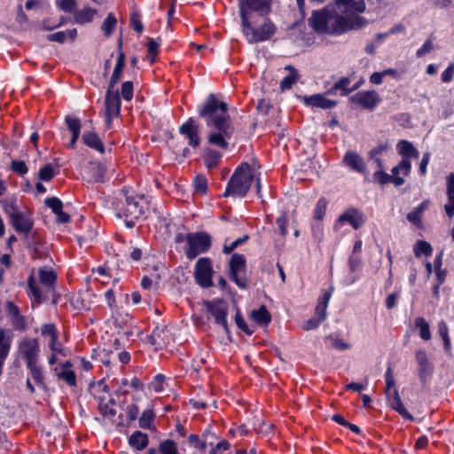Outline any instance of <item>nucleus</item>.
<instances>
[{"label": "nucleus", "instance_id": "obj_19", "mask_svg": "<svg viewBox=\"0 0 454 454\" xmlns=\"http://www.w3.org/2000/svg\"><path fill=\"white\" fill-rule=\"evenodd\" d=\"M87 182L103 183L106 169L99 162H90L86 167Z\"/></svg>", "mask_w": 454, "mask_h": 454}, {"label": "nucleus", "instance_id": "obj_6", "mask_svg": "<svg viewBox=\"0 0 454 454\" xmlns=\"http://www.w3.org/2000/svg\"><path fill=\"white\" fill-rule=\"evenodd\" d=\"M185 254L189 259H194L200 254L207 252L211 245V238L206 232L188 233L185 235Z\"/></svg>", "mask_w": 454, "mask_h": 454}, {"label": "nucleus", "instance_id": "obj_12", "mask_svg": "<svg viewBox=\"0 0 454 454\" xmlns=\"http://www.w3.org/2000/svg\"><path fill=\"white\" fill-rule=\"evenodd\" d=\"M18 349L27 362V365L37 363L39 346L35 339H24L19 343Z\"/></svg>", "mask_w": 454, "mask_h": 454}, {"label": "nucleus", "instance_id": "obj_36", "mask_svg": "<svg viewBox=\"0 0 454 454\" xmlns=\"http://www.w3.org/2000/svg\"><path fill=\"white\" fill-rule=\"evenodd\" d=\"M245 258L243 255L234 254L230 262V272H241L245 268Z\"/></svg>", "mask_w": 454, "mask_h": 454}, {"label": "nucleus", "instance_id": "obj_26", "mask_svg": "<svg viewBox=\"0 0 454 454\" xmlns=\"http://www.w3.org/2000/svg\"><path fill=\"white\" fill-rule=\"evenodd\" d=\"M82 140L87 146L93 148L101 153L105 152V146L95 132H84L82 134Z\"/></svg>", "mask_w": 454, "mask_h": 454}, {"label": "nucleus", "instance_id": "obj_52", "mask_svg": "<svg viewBox=\"0 0 454 454\" xmlns=\"http://www.w3.org/2000/svg\"><path fill=\"white\" fill-rule=\"evenodd\" d=\"M28 288L30 294L38 301L43 302L45 298L43 297L41 291L38 289V287L35 286V281L32 277L28 279Z\"/></svg>", "mask_w": 454, "mask_h": 454}, {"label": "nucleus", "instance_id": "obj_31", "mask_svg": "<svg viewBox=\"0 0 454 454\" xmlns=\"http://www.w3.org/2000/svg\"><path fill=\"white\" fill-rule=\"evenodd\" d=\"M286 69L289 71V74L280 82L281 91L291 89V87L296 83L300 78L299 73L294 67L286 66Z\"/></svg>", "mask_w": 454, "mask_h": 454}, {"label": "nucleus", "instance_id": "obj_58", "mask_svg": "<svg viewBox=\"0 0 454 454\" xmlns=\"http://www.w3.org/2000/svg\"><path fill=\"white\" fill-rule=\"evenodd\" d=\"M57 3L66 12H73L76 5V0H57Z\"/></svg>", "mask_w": 454, "mask_h": 454}, {"label": "nucleus", "instance_id": "obj_10", "mask_svg": "<svg viewBox=\"0 0 454 454\" xmlns=\"http://www.w3.org/2000/svg\"><path fill=\"white\" fill-rule=\"evenodd\" d=\"M207 311L214 317L215 322L223 327L224 331L229 333V326L227 323V305L223 300L217 299L205 303Z\"/></svg>", "mask_w": 454, "mask_h": 454}, {"label": "nucleus", "instance_id": "obj_30", "mask_svg": "<svg viewBox=\"0 0 454 454\" xmlns=\"http://www.w3.org/2000/svg\"><path fill=\"white\" fill-rule=\"evenodd\" d=\"M345 163L358 172L364 171V163L361 156L354 152H348L344 156Z\"/></svg>", "mask_w": 454, "mask_h": 454}, {"label": "nucleus", "instance_id": "obj_2", "mask_svg": "<svg viewBox=\"0 0 454 454\" xmlns=\"http://www.w3.org/2000/svg\"><path fill=\"white\" fill-rule=\"evenodd\" d=\"M356 21H345L337 10L324 8L315 11L309 20V24L318 34L340 35L354 29Z\"/></svg>", "mask_w": 454, "mask_h": 454}, {"label": "nucleus", "instance_id": "obj_24", "mask_svg": "<svg viewBox=\"0 0 454 454\" xmlns=\"http://www.w3.org/2000/svg\"><path fill=\"white\" fill-rule=\"evenodd\" d=\"M411 169V161L408 159H403L401 162L393 168L392 169V183H394L396 186L402 185L404 183L403 178L398 176L400 170L403 171V175L407 176Z\"/></svg>", "mask_w": 454, "mask_h": 454}, {"label": "nucleus", "instance_id": "obj_48", "mask_svg": "<svg viewBox=\"0 0 454 454\" xmlns=\"http://www.w3.org/2000/svg\"><path fill=\"white\" fill-rule=\"evenodd\" d=\"M349 83L350 79L348 77H343L333 85V90H340L341 96H348L351 92L350 89H348Z\"/></svg>", "mask_w": 454, "mask_h": 454}, {"label": "nucleus", "instance_id": "obj_1", "mask_svg": "<svg viewBox=\"0 0 454 454\" xmlns=\"http://www.w3.org/2000/svg\"><path fill=\"white\" fill-rule=\"evenodd\" d=\"M228 105L220 102L214 94H210L199 110V115L210 128L207 141L210 145L222 149L228 148V140L234 134L231 119L227 113Z\"/></svg>", "mask_w": 454, "mask_h": 454}, {"label": "nucleus", "instance_id": "obj_5", "mask_svg": "<svg viewBox=\"0 0 454 454\" xmlns=\"http://www.w3.org/2000/svg\"><path fill=\"white\" fill-rule=\"evenodd\" d=\"M337 12L343 16L345 21H356L354 29L360 28L366 25V20L358 14L365 10L364 0H335Z\"/></svg>", "mask_w": 454, "mask_h": 454}, {"label": "nucleus", "instance_id": "obj_22", "mask_svg": "<svg viewBox=\"0 0 454 454\" xmlns=\"http://www.w3.org/2000/svg\"><path fill=\"white\" fill-rule=\"evenodd\" d=\"M304 100L307 105L320 107L323 109H331L337 105L336 101L328 99L325 98L324 95L321 94H316L309 98H305Z\"/></svg>", "mask_w": 454, "mask_h": 454}, {"label": "nucleus", "instance_id": "obj_46", "mask_svg": "<svg viewBox=\"0 0 454 454\" xmlns=\"http://www.w3.org/2000/svg\"><path fill=\"white\" fill-rule=\"evenodd\" d=\"M194 408H206L207 407V403H210L213 409H216V402L215 400H207L204 395H198L196 397L190 400Z\"/></svg>", "mask_w": 454, "mask_h": 454}, {"label": "nucleus", "instance_id": "obj_14", "mask_svg": "<svg viewBox=\"0 0 454 454\" xmlns=\"http://www.w3.org/2000/svg\"><path fill=\"white\" fill-rule=\"evenodd\" d=\"M416 359L419 364V377L423 384H426L427 380L432 375L433 364L429 361L425 350L419 349L416 352Z\"/></svg>", "mask_w": 454, "mask_h": 454}, {"label": "nucleus", "instance_id": "obj_9", "mask_svg": "<svg viewBox=\"0 0 454 454\" xmlns=\"http://www.w3.org/2000/svg\"><path fill=\"white\" fill-rule=\"evenodd\" d=\"M212 274L213 270L210 260L208 258L199 259L194 270V276L197 283L202 287L212 286Z\"/></svg>", "mask_w": 454, "mask_h": 454}, {"label": "nucleus", "instance_id": "obj_50", "mask_svg": "<svg viewBox=\"0 0 454 454\" xmlns=\"http://www.w3.org/2000/svg\"><path fill=\"white\" fill-rule=\"evenodd\" d=\"M65 121L72 134H80L81 122L77 118L67 116Z\"/></svg>", "mask_w": 454, "mask_h": 454}, {"label": "nucleus", "instance_id": "obj_51", "mask_svg": "<svg viewBox=\"0 0 454 454\" xmlns=\"http://www.w3.org/2000/svg\"><path fill=\"white\" fill-rule=\"evenodd\" d=\"M58 376L70 386H75L76 384L75 374L71 370L63 369L59 373H58Z\"/></svg>", "mask_w": 454, "mask_h": 454}, {"label": "nucleus", "instance_id": "obj_34", "mask_svg": "<svg viewBox=\"0 0 454 454\" xmlns=\"http://www.w3.org/2000/svg\"><path fill=\"white\" fill-rule=\"evenodd\" d=\"M144 199H146L148 211V215H146V217L149 215L157 216L162 207L159 199L150 194L146 195V197L144 195Z\"/></svg>", "mask_w": 454, "mask_h": 454}, {"label": "nucleus", "instance_id": "obj_38", "mask_svg": "<svg viewBox=\"0 0 454 454\" xmlns=\"http://www.w3.org/2000/svg\"><path fill=\"white\" fill-rule=\"evenodd\" d=\"M155 413L153 410L144 411V430H149L153 433H156L155 425Z\"/></svg>", "mask_w": 454, "mask_h": 454}, {"label": "nucleus", "instance_id": "obj_45", "mask_svg": "<svg viewBox=\"0 0 454 454\" xmlns=\"http://www.w3.org/2000/svg\"><path fill=\"white\" fill-rule=\"evenodd\" d=\"M165 377L162 374H158L154 377L153 380L149 384V389H153L155 393L160 394L164 392Z\"/></svg>", "mask_w": 454, "mask_h": 454}, {"label": "nucleus", "instance_id": "obj_4", "mask_svg": "<svg viewBox=\"0 0 454 454\" xmlns=\"http://www.w3.org/2000/svg\"><path fill=\"white\" fill-rule=\"evenodd\" d=\"M254 177V174L251 166L247 162L242 163L231 176L223 196H246L252 185Z\"/></svg>", "mask_w": 454, "mask_h": 454}, {"label": "nucleus", "instance_id": "obj_53", "mask_svg": "<svg viewBox=\"0 0 454 454\" xmlns=\"http://www.w3.org/2000/svg\"><path fill=\"white\" fill-rule=\"evenodd\" d=\"M194 187L197 192H200L202 194L206 193L207 190V182L206 177L202 175H198L194 178Z\"/></svg>", "mask_w": 454, "mask_h": 454}, {"label": "nucleus", "instance_id": "obj_44", "mask_svg": "<svg viewBox=\"0 0 454 454\" xmlns=\"http://www.w3.org/2000/svg\"><path fill=\"white\" fill-rule=\"evenodd\" d=\"M160 454H178L176 444L172 440H165L159 446Z\"/></svg>", "mask_w": 454, "mask_h": 454}, {"label": "nucleus", "instance_id": "obj_41", "mask_svg": "<svg viewBox=\"0 0 454 454\" xmlns=\"http://www.w3.org/2000/svg\"><path fill=\"white\" fill-rule=\"evenodd\" d=\"M414 254L419 257L421 254L430 255L432 253L431 245L424 240H419L414 246Z\"/></svg>", "mask_w": 454, "mask_h": 454}, {"label": "nucleus", "instance_id": "obj_47", "mask_svg": "<svg viewBox=\"0 0 454 454\" xmlns=\"http://www.w3.org/2000/svg\"><path fill=\"white\" fill-rule=\"evenodd\" d=\"M129 444L134 450H142V432L141 431H136L134 432L129 439Z\"/></svg>", "mask_w": 454, "mask_h": 454}, {"label": "nucleus", "instance_id": "obj_57", "mask_svg": "<svg viewBox=\"0 0 454 454\" xmlns=\"http://www.w3.org/2000/svg\"><path fill=\"white\" fill-rule=\"evenodd\" d=\"M235 322L237 326L242 331H244L247 334L250 335L253 333V331L248 328L239 309L235 315Z\"/></svg>", "mask_w": 454, "mask_h": 454}, {"label": "nucleus", "instance_id": "obj_42", "mask_svg": "<svg viewBox=\"0 0 454 454\" xmlns=\"http://www.w3.org/2000/svg\"><path fill=\"white\" fill-rule=\"evenodd\" d=\"M56 175V171L51 164H46L38 172V178L41 181H51Z\"/></svg>", "mask_w": 454, "mask_h": 454}, {"label": "nucleus", "instance_id": "obj_11", "mask_svg": "<svg viewBox=\"0 0 454 454\" xmlns=\"http://www.w3.org/2000/svg\"><path fill=\"white\" fill-rule=\"evenodd\" d=\"M120 107L121 98L119 91L116 90L115 92H106L105 98V115L107 129L111 127L113 118L119 115Z\"/></svg>", "mask_w": 454, "mask_h": 454}, {"label": "nucleus", "instance_id": "obj_27", "mask_svg": "<svg viewBox=\"0 0 454 454\" xmlns=\"http://www.w3.org/2000/svg\"><path fill=\"white\" fill-rule=\"evenodd\" d=\"M250 318L260 325H268L271 321V316L264 305L252 310Z\"/></svg>", "mask_w": 454, "mask_h": 454}, {"label": "nucleus", "instance_id": "obj_56", "mask_svg": "<svg viewBox=\"0 0 454 454\" xmlns=\"http://www.w3.org/2000/svg\"><path fill=\"white\" fill-rule=\"evenodd\" d=\"M44 204L46 207H50L52 212H56L59 207H63L62 201L56 197L47 198L44 200Z\"/></svg>", "mask_w": 454, "mask_h": 454}, {"label": "nucleus", "instance_id": "obj_62", "mask_svg": "<svg viewBox=\"0 0 454 454\" xmlns=\"http://www.w3.org/2000/svg\"><path fill=\"white\" fill-rule=\"evenodd\" d=\"M324 320H321L319 317H312L307 321L304 322L303 325H302V328L305 330V331H310V330H313V329H316L319 326V325L323 322Z\"/></svg>", "mask_w": 454, "mask_h": 454}, {"label": "nucleus", "instance_id": "obj_63", "mask_svg": "<svg viewBox=\"0 0 454 454\" xmlns=\"http://www.w3.org/2000/svg\"><path fill=\"white\" fill-rule=\"evenodd\" d=\"M248 238H249L248 235H245L244 237L239 238V239H236L235 241H233L232 243H231V245H229V246L225 245L223 248V252L224 254L231 253L234 249H236L238 247V246H239L240 244H242L243 242L247 240Z\"/></svg>", "mask_w": 454, "mask_h": 454}, {"label": "nucleus", "instance_id": "obj_54", "mask_svg": "<svg viewBox=\"0 0 454 454\" xmlns=\"http://www.w3.org/2000/svg\"><path fill=\"white\" fill-rule=\"evenodd\" d=\"M385 380H386V388H385V394H388L389 390H392L395 387V380L394 378L393 372L390 367L387 369L386 374H385Z\"/></svg>", "mask_w": 454, "mask_h": 454}, {"label": "nucleus", "instance_id": "obj_40", "mask_svg": "<svg viewBox=\"0 0 454 454\" xmlns=\"http://www.w3.org/2000/svg\"><path fill=\"white\" fill-rule=\"evenodd\" d=\"M116 24H117L116 18L114 17V15L112 12H110V13H108L106 20H104V22L101 26V29L103 30L104 34L106 36H109L113 33V30L114 28V27L116 26Z\"/></svg>", "mask_w": 454, "mask_h": 454}, {"label": "nucleus", "instance_id": "obj_20", "mask_svg": "<svg viewBox=\"0 0 454 454\" xmlns=\"http://www.w3.org/2000/svg\"><path fill=\"white\" fill-rule=\"evenodd\" d=\"M11 223L16 231L24 233H28L33 227V220L21 212L13 215Z\"/></svg>", "mask_w": 454, "mask_h": 454}, {"label": "nucleus", "instance_id": "obj_7", "mask_svg": "<svg viewBox=\"0 0 454 454\" xmlns=\"http://www.w3.org/2000/svg\"><path fill=\"white\" fill-rule=\"evenodd\" d=\"M240 20L247 21V17L266 16L270 12L271 0H240Z\"/></svg>", "mask_w": 454, "mask_h": 454}, {"label": "nucleus", "instance_id": "obj_16", "mask_svg": "<svg viewBox=\"0 0 454 454\" xmlns=\"http://www.w3.org/2000/svg\"><path fill=\"white\" fill-rule=\"evenodd\" d=\"M179 132L188 137L190 145L197 147L200 145L198 126L192 118L180 127Z\"/></svg>", "mask_w": 454, "mask_h": 454}, {"label": "nucleus", "instance_id": "obj_23", "mask_svg": "<svg viewBox=\"0 0 454 454\" xmlns=\"http://www.w3.org/2000/svg\"><path fill=\"white\" fill-rule=\"evenodd\" d=\"M40 282L44 286L49 293L54 294V286L56 284L57 275L53 270H46L40 269L38 271Z\"/></svg>", "mask_w": 454, "mask_h": 454}, {"label": "nucleus", "instance_id": "obj_59", "mask_svg": "<svg viewBox=\"0 0 454 454\" xmlns=\"http://www.w3.org/2000/svg\"><path fill=\"white\" fill-rule=\"evenodd\" d=\"M124 62H125L124 53L120 51L118 58H117L116 65H115V67L114 68V72L112 74L113 75L121 77V72H122V69L124 67Z\"/></svg>", "mask_w": 454, "mask_h": 454}, {"label": "nucleus", "instance_id": "obj_37", "mask_svg": "<svg viewBox=\"0 0 454 454\" xmlns=\"http://www.w3.org/2000/svg\"><path fill=\"white\" fill-rule=\"evenodd\" d=\"M415 326L419 329V335L423 340H430L431 333L429 325L423 317H417L415 319Z\"/></svg>", "mask_w": 454, "mask_h": 454}, {"label": "nucleus", "instance_id": "obj_17", "mask_svg": "<svg viewBox=\"0 0 454 454\" xmlns=\"http://www.w3.org/2000/svg\"><path fill=\"white\" fill-rule=\"evenodd\" d=\"M114 405L115 402L113 399H111L108 401V403H99V411L104 417L109 419L112 422L119 426L124 425L122 414H117V411L114 407Z\"/></svg>", "mask_w": 454, "mask_h": 454}, {"label": "nucleus", "instance_id": "obj_15", "mask_svg": "<svg viewBox=\"0 0 454 454\" xmlns=\"http://www.w3.org/2000/svg\"><path fill=\"white\" fill-rule=\"evenodd\" d=\"M386 397L389 406L397 411L403 418L407 419L409 420H413L414 418L412 415L408 412L405 409L397 388H393L389 390L388 394H386Z\"/></svg>", "mask_w": 454, "mask_h": 454}, {"label": "nucleus", "instance_id": "obj_25", "mask_svg": "<svg viewBox=\"0 0 454 454\" xmlns=\"http://www.w3.org/2000/svg\"><path fill=\"white\" fill-rule=\"evenodd\" d=\"M447 195L448 203L444 206V210L449 217L454 215V173H450L447 177Z\"/></svg>", "mask_w": 454, "mask_h": 454}, {"label": "nucleus", "instance_id": "obj_60", "mask_svg": "<svg viewBox=\"0 0 454 454\" xmlns=\"http://www.w3.org/2000/svg\"><path fill=\"white\" fill-rule=\"evenodd\" d=\"M121 96L125 100H130L133 97V83L125 82L121 86Z\"/></svg>", "mask_w": 454, "mask_h": 454}, {"label": "nucleus", "instance_id": "obj_39", "mask_svg": "<svg viewBox=\"0 0 454 454\" xmlns=\"http://www.w3.org/2000/svg\"><path fill=\"white\" fill-rule=\"evenodd\" d=\"M96 11L90 7H85L75 14V20L78 23L83 24L92 20Z\"/></svg>", "mask_w": 454, "mask_h": 454}, {"label": "nucleus", "instance_id": "obj_28", "mask_svg": "<svg viewBox=\"0 0 454 454\" xmlns=\"http://www.w3.org/2000/svg\"><path fill=\"white\" fill-rule=\"evenodd\" d=\"M160 41V37H158L157 39H153L152 37L147 38V42L145 43L147 51L146 59L150 62V64L154 63L157 59Z\"/></svg>", "mask_w": 454, "mask_h": 454}, {"label": "nucleus", "instance_id": "obj_32", "mask_svg": "<svg viewBox=\"0 0 454 454\" xmlns=\"http://www.w3.org/2000/svg\"><path fill=\"white\" fill-rule=\"evenodd\" d=\"M11 344V335L5 330L0 329V358L5 359L7 357Z\"/></svg>", "mask_w": 454, "mask_h": 454}, {"label": "nucleus", "instance_id": "obj_18", "mask_svg": "<svg viewBox=\"0 0 454 454\" xmlns=\"http://www.w3.org/2000/svg\"><path fill=\"white\" fill-rule=\"evenodd\" d=\"M346 222L349 223L354 229L357 230L364 224V216L356 209L349 208L338 218V223H340Z\"/></svg>", "mask_w": 454, "mask_h": 454}, {"label": "nucleus", "instance_id": "obj_33", "mask_svg": "<svg viewBox=\"0 0 454 454\" xmlns=\"http://www.w3.org/2000/svg\"><path fill=\"white\" fill-rule=\"evenodd\" d=\"M333 289V287L330 286L329 291H327L324 294L321 301L318 302V304L316 307V316L319 317L321 320H325L326 318V308H327L328 302L330 301Z\"/></svg>", "mask_w": 454, "mask_h": 454}, {"label": "nucleus", "instance_id": "obj_8", "mask_svg": "<svg viewBox=\"0 0 454 454\" xmlns=\"http://www.w3.org/2000/svg\"><path fill=\"white\" fill-rule=\"evenodd\" d=\"M126 197V208L124 210L125 224L128 228H133L136 221L142 214V207L139 206L140 197L129 194V191H122Z\"/></svg>", "mask_w": 454, "mask_h": 454}, {"label": "nucleus", "instance_id": "obj_13", "mask_svg": "<svg viewBox=\"0 0 454 454\" xmlns=\"http://www.w3.org/2000/svg\"><path fill=\"white\" fill-rule=\"evenodd\" d=\"M349 100L364 108L373 109L380 102V97L375 90L360 91L352 96Z\"/></svg>", "mask_w": 454, "mask_h": 454}, {"label": "nucleus", "instance_id": "obj_61", "mask_svg": "<svg viewBox=\"0 0 454 454\" xmlns=\"http://www.w3.org/2000/svg\"><path fill=\"white\" fill-rule=\"evenodd\" d=\"M12 169L20 176H23L27 172V168L23 160H12Z\"/></svg>", "mask_w": 454, "mask_h": 454}, {"label": "nucleus", "instance_id": "obj_3", "mask_svg": "<svg viewBox=\"0 0 454 454\" xmlns=\"http://www.w3.org/2000/svg\"><path fill=\"white\" fill-rule=\"evenodd\" d=\"M242 33L249 43H256L270 40L277 31L275 24L268 18H263L261 23L256 17H247V21L241 20Z\"/></svg>", "mask_w": 454, "mask_h": 454}, {"label": "nucleus", "instance_id": "obj_35", "mask_svg": "<svg viewBox=\"0 0 454 454\" xmlns=\"http://www.w3.org/2000/svg\"><path fill=\"white\" fill-rule=\"evenodd\" d=\"M221 158V153L212 150V149H206L205 150V155H204V160L207 168H212L215 167Z\"/></svg>", "mask_w": 454, "mask_h": 454}, {"label": "nucleus", "instance_id": "obj_21", "mask_svg": "<svg viewBox=\"0 0 454 454\" xmlns=\"http://www.w3.org/2000/svg\"><path fill=\"white\" fill-rule=\"evenodd\" d=\"M124 387V394H131L134 400H139V392L142 390V382L137 377H131L130 379H124L122 380Z\"/></svg>", "mask_w": 454, "mask_h": 454}, {"label": "nucleus", "instance_id": "obj_49", "mask_svg": "<svg viewBox=\"0 0 454 454\" xmlns=\"http://www.w3.org/2000/svg\"><path fill=\"white\" fill-rule=\"evenodd\" d=\"M326 205H327V201L325 200V199H320L317 205H316V207H315V210H314V217L316 220H322L325 214V210H326Z\"/></svg>", "mask_w": 454, "mask_h": 454}, {"label": "nucleus", "instance_id": "obj_55", "mask_svg": "<svg viewBox=\"0 0 454 454\" xmlns=\"http://www.w3.org/2000/svg\"><path fill=\"white\" fill-rule=\"evenodd\" d=\"M139 412V406L137 404H130L127 406L126 415H127V423L132 422L137 419V415Z\"/></svg>", "mask_w": 454, "mask_h": 454}, {"label": "nucleus", "instance_id": "obj_29", "mask_svg": "<svg viewBox=\"0 0 454 454\" xmlns=\"http://www.w3.org/2000/svg\"><path fill=\"white\" fill-rule=\"evenodd\" d=\"M397 148L403 159H408L410 160L411 158L418 159L419 156L418 150L411 143L406 140L400 141L397 145Z\"/></svg>", "mask_w": 454, "mask_h": 454}, {"label": "nucleus", "instance_id": "obj_43", "mask_svg": "<svg viewBox=\"0 0 454 454\" xmlns=\"http://www.w3.org/2000/svg\"><path fill=\"white\" fill-rule=\"evenodd\" d=\"M27 366L29 369L30 374L33 380L35 381V383L44 387L43 375L41 372V368L37 365V364L33 363L30 365Z\"/></svg>", "mask_w": 454, "mask_h": 454}, {"label": "nucleus", "instance_id": "obj_64", "mask_svg": "<svg viewBox=\"0 0 454 454\" xmlns=\"http://www.w3.org/2000/svg\"><path fill=\"white\" fill-rule=\"evenodd\" d=\"M163 333V328L159 329L158 327L156 330L148 337V341L151 345H160L162 343V339L160 337V334Z\"/></svg>", "mask_w": 454, "mask_h": 454}]
</instances>
